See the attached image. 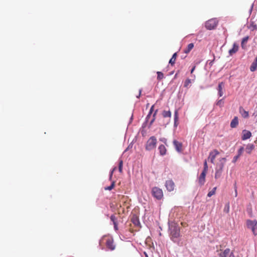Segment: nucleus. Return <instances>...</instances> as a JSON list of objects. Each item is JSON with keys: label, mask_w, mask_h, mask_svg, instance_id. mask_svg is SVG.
Wrapping results in <instances>:
<instances>
[{"label": "nucleus", "mask_w": 257, "mask_h": 257, "mask_svg": "<svg viewBox=\"0 0 257 257\" xmlns=\"http://www.w3.org/2000/svg\"><path fill=\"white\" fill-rule=\"evenodd\" d=\"M168 224V233L171 240L178 245H180L179 237L181 236L180 226L176 222L174 221H169Z\"/></svg>", "instance_id": "1"}, {"label": "nucleus", "mask_w": 257, "mask_h": 257, "mask_svg": "<svg viewBox=\"0 0 257 257\" xmlns=\"http://www.w3.org/2000/svg\"><path fill=\"white\" fill-rule=\"evenodd\" d=\"M157 143V139L155 136L151 137L147 141L145 145V149L147 151H150L156 147Z\"/></svg>", "instance_id": "2"}, {"label": "nucleus", "mask_w": 257, "mask_h": 257, "mask_svg": "<svg viewBox=\"0 0 257 257\" xmlns=\"http://www.w3.org/2000/svg\"><path fill=\"white\" fill-rule=\"evenodd\" d=\"M218 23V21L217 19H211L205 22V27L208 30H214L217 27Z\"/></svg>", "instance_id": "3"}, {"label": "nucleus", "mask_w": 257, "mask_h": 257, "mask_svg": "<svg viewBox=\"0 0 257 257\" xmlns=\"http://www.w3.org/2000/svg\"><path fill=\"white\" fill-rule=\"evenodd\" d=\"M152 196L157 200H161L163 197V191L157 187H154L151 191Z\"/></svg>", "instance_id": "4"}, {"label": "nucleus", "mask_w": 257, "mask_h": 257, "mask_svg": "<svg viewBox=\"0 0 257 257\" xmlns=\"http://www.w3.org/2000/svg\"><path fill=\"white\" fill-rule=\"evenodd\" d=\"M246 226L247 228L251 229V230H257V220L247 219L246 220Z\"/></svg>", "instance_id": "5"}, {"label": "nucleus", "mask_w": 257, "mask_h": 257, "mask_svg": "<svg viewBox=\"0 0 257 257\" xmlns=\"http://www.w3.org/2000/svg\"><path fill=\"white\" fill-rule=\"evenodd\" d=\"M226 162L225 158H221L219 160V162L217 164L215 170L222 172L224 165Z\"/></svg>", "instance_id": "6"}, {"label": "nucleus", "mask_w": 257, "mask_h": 257, "mask_svg": "<svg viewBox=\"0 0 257 257\" xmlns=\"http://www.w3.org/2000/svg\"><path fill=\"white\" fill-rule=\"evenodd\" d=\"M219 154V152L217 150H214L209 153V156L208 159H210V161L211 163L214 164V160L217 155Z\"/></svg>", "instance_id": "7"}, {"label": "nucleus", "mask_w": 257, "mask_h": 257, "mask_svg": "<svg viewBox=\"0 0 257 257\" xmlns=\"http://www.w3.org/2000/svg\"><path fill=\"white\" fill-rule=\"evenodd\" d=\"M165 186L167 190L169 191H172L175 187L174 182L172 180H167L165 183Z\"/></svg>", "instance_id": "8"}, {"label": "nucleus", "mask_w": 257, "mask_h": 257, "mask_svg": "<svg viewBox=\"0 0 257 257\" xmlns=\"http://www.w3.org/2000/svg\"><path fill=\"white\" fill-rule=\"evenodd\" d=\"M251 136V133L250 131L243 130L242 131L241 140L243 141L249 139Z\"/></svg>", "instance_id": "9"}, {"label": "nucleus", "mask_w": 257, "mask_h": 257, "mask_svg": "<svg viewBox=\"0 0 257 257\" xmlns=\"http://www.w3.org/2000/svg\"><path fill=\"white\" fill-rule=\"evenodd\" d=\"M173 144L177 152L178 153H181L182 151V144L176 140L173 141Z\"/></svg>", "instance_id": "10"}, {"label": "nucleus", "mask_w": 257, "mask_h": 257, "mask_svg": "<svg viewBox=\"0 0 257 257\" xmlns=\"http://www.w3.org/2000/svg\"><path fill=\"white\" fill-rule=\"evenodd\" d=\"M106 245L107 247L111 250H113L115 248V246L113 244V240L112 238H108L107 239Z\"/></svg>", "instance_id": "11"}, {"label": "nucleus", "mask_w": 257, "mask_h": 257, "mask_svg": "<svg viewBox=\"0 0 257 257\" xmlns=\"http://www.w3.org/2000/svg\"><path fill=\"white\" fill-rule=\"evenodd\" d=\"M206 174V172L202 171L198 178V183L200 186L203 185L205 183Z\"/></svg>", "instance_id": "12"}, {"label": "nucleus", "mask_w": 257, "mask_h": 257, "mask_svg": "<svg viewBox=\"0 0 257 257\" xmlns=\"http://www.w3.org/2000/svg\"><path fill=\"white\" fill-rule=\"evenodd\" d=\"M223 87H224L223 82H221L218 84V87H217V90H218V95L219 97H221L223 94Z\"/></svg>", "instance_id": "13"}, {"label": "nucleus", "mask_w": 257, "mask_h": 257, "mask_svg": "<svg viewBox=\"0 0 257 257\" xmlns=\"http://www.w3.org/2000/svg\"><path fill=\"white\" fill-rule=\"evenodd\" d=\"M158 150L161 156H163L166 155L167 149L164 145H160L158 147Z\"/></svg>", "instance_id": "14"}, {"label": "nucleus", "mask_w": 257, "mask_h": 257, "mask_svg": "<svg viewBox=\"0 0 257 257\" xmlns=\"http://www.w3.org/2000/svg\"><path fill=\"white\" fill-rule=\"evenodd\" d=\"M238 124V119L237 116L234 117L230 122V127L231 128L236 127Z\"/></svg>", "instance_id": "15"}, {"label": "nucleus", "mask_w": 257, "mask_h": 257, "mask_svg": "<svg viewBox=\"0 0 257 257\" xmlns=\"http://www.w3.org/2000/svg\"><path fill=\"white\" fill-rule=\"evenodd\" d=\"M231 253L229 248H226L223 251L219 254V257H228Z\"/></svg>", "instance_id": "16"}, {"label": "nucleus", "mask_w": 257, "mask_h": 257, "mask_svg": "<svg viewBox=\"0 0 257 257\" xmlns=\"http://www.w3.org/2000/svg\"><path fill=\"white\" fill-rule=\"evenodd\" d=\"M132 221L136 226H139L141 225L138 216L134 215L132 218Z\"/></svg>", "instance_id": "17"}, {"label": "nucleus", "mask_w": 257, "mask_h": 257, "mask_svg": "<svg viewBox=\"0 0 257 257\" xmlns=\"http://www.w3.org/2000/svg\"><path fill=\"white\" fill-rule=\"evenodd\" d=\"M254 149V145L252 144H248L245 148V151L246 153L250 154L251 151Z\"/></svg>", "instance_id": "18"}, {"label": "nucleus", "mask_w": 257, "mask_h": 257, "mask_svg": "<svg viewBox=\"0 0 257 257\" xmlns=\"http://www.w3.org/2000/svg\"><path fill=\"white\" fill-rule=\"evenodd\" d=\"M238 49V46L235 43L233 44V47L232 49L229 50V53L230 55H232L233 54L235 53Z\"/></svg>", "instance_id": "19"}, {"label": "nucleus", "mask_w": 257, "mask_h": 257, "mask_svg": "<svg viewBox=\"0 0 257 257\" xmlns=\"http://www.w3.org/2000/svg\"><path fill=\"white\" fill-rule=\"evenodd\" d=\"M239 112L243 118L248 117V112L245 110L242 107L239 108Z\"/></svg>", "instance_id": "20"}, {"label": "nucleus", "mask_w": 257, "mask_h": 257, "mask_svg": "<svg viewBox=\"0 0 257 257\" xmlns=\"http://www.w3.org/2000/svg\"><path fill=\"white\" fill-rule=\"evenodd\" d=\"M248 28L251 31H253L257 30V25L254 22L251 21L248 26Z\"/></svg>", "instance_id": "21"}, {"label": "nucleus", "mask_w": 257, "mask_h": 257, "mask_svg": "<svg viewBox=\"0 0 257 257\" xmlns=\"http://www.w3.org/2000/svg\"><path fill=\"white\" fill-rule=\"evenodd\" d=\"M177 55V54L176 52L173 54L171 58L170 59L169 62V63L170 64H171V65L173 66L174 65V64L175 63Z\"/></svg>", "instance_id": "22"}, {"label": "nucleus", "mask_w": 257, "mask_h": 257, "mask_svg": "<svg viewBox=\"0 0 257 257\" xmlns=\"http://www.w3.org/2000/svg\"><path fill=\"white\" fill-rule=\"evenodd\" d=\"M194 44L190 43L188 45L186 49L184 50V52L186 54H187L190 52V51L193 48Z\"/></svg>", "instance_id": "23"}, {"label": "nucleus", "mask_w": 257, "mask_h": 257, "mask_svg": "<svg viewBox=\"0 0 257 257\" xmlns=\"http://www.w3.org/2000/svg\"><path fill=\"white\" fill-rule=\"evenodd\" d=\"M249 39L248 36H246L242 38L241 42V46L242 49H244V45L247 43L248 40Z\"/></svg>", "instance_id": "24"}, {"label": "nucleus", "mask_w": 257, "mask_h": 257, "mask_svg": "<svg viewBox=\"0 0 257 257\" xmlns=\"http://www.w3.org/2000/svg\"><path fill=\"white\" fill-rule=\"evenodd\" d=\"M162 115L164 117H170L171 116V112L170 110H164Z\"/></svg>", "instance_id": "25"}, {"label": "nucleus", "mask_w": 257, "mask_h": 257, "mask_svg": "<svg viewBox=\"0 0 257 257\" xmlns=\"http://www.w3.org/2000/svg\"><path fill=\"white\" fill-rule=\"evenodd\" d=\"M193 82L191 79L187 78L184 82V87H188L190 86V84Z\"/></svg>", "instance_id": "26"}, {"label": "nucleus", "mask_w": 257, "mask_h": 257, "mask_svg": "<svg viewBox=\"0 0 257 257\" xmlns=\"http://www.w3.org/2000/svg\"><path fill=\"white\" fill-rule=\"evenodd\" d=\"M123 161L121 159L119 160L118 171L120 173L122 172Z\"/></svg>", "instance_id": "27"}, {"label": "nucleus", "mask_w": 257, "mask_h": 257, "mask_svg": "<svg viewBox=\"0 0 257 257\" xmlns=\"http://www.w3.org/2000/svg\"><path fill=\"white\" fill-rule=\"evenodd\" d=\"M114 185H115V182L114 181H112L111 182V185L110 186H109L105 187L104 189L105 190H109V191L111 190L113 188V187H114Z\"/></svg>", "instance_id": "28"}, {"label": "nucleus", "mask_w": 257, "mask_h": 257, "mask_svg": "<svg viewBox=\"0 0 257 257\" xmlns=\"http://www.w3.org/2000/svg\"><path fill=\"white\" fill-rule=\"evenodd\" d=\"M157 79L159 80H162L164 78V74L162 72L158 71L157 72Z\"/></svg>", "instance_id": "29"}, {"label": "nucleus", "mask_w": 257, "mask_h": 257, "mask_svg": "<svg viewBox=\"0 0 257 257\" xmlns=\"http://www.w3.org/2000/svg\"><path fill=\"white\" fill-rule=\"evenodd\" d=\"M244 150V149L243 147H242V146L240 147L237 151L236 155L240 157L242 155Z\"/></svg>", "instance_id": "30"}, {"label": "nucleus", "mask_w": 257, "mask_h": 257, "mask_svg": "<svg viewBox=\"0 0 257 257\" xmlns=\"http://www.w3.org/2000/svg\"><path fill=\"white\" fill-rule=\"evenodd\" d=\"M221 171H218L217 170H215V178L217 179L220 177L222 174Z\"/></svg>", "instance_id": "31"}, {"label": "nucleus", "mask_w": 257, "mask_h": 257, "mask_svg": "<svg viewBox=\"0 0 257 257\" xmlns=\"http://www.w3.org/2000/svg\"><path fill=\"white\" fill-rule=\"evenodd\" d=\"M223 103H224V102H223L222 99H221L218 100L217 101L216 104L217 105L219 106L220 107H222L223 106Z\"/></svg>", "instance_id": "32"}, {"label": "nucleus", "mask_w": 257, "mask_h": 257, "mask_svg": "<svg viewBox=\"0 0 257 257\" xmlns=\"http://www.w3.org/2000/svg\"><path fill=\"white\" fill-rule=\"evenodd\" d=\"M204 166H203V172H206L207 173V171L208 170V165H207V161L205 160L204 162Z\"/></svg>", "instance_id": "33"}, {"label": "nucleus", "mask_w": 257, "mask_h": 257, "mask_svg": "<svg viewBox=\"0 0 257 257\" xmlns=\"http://www.w3.org/2000/svg\"><path fill=\"white\" fill-rule=\"evenodd\" d=\"M229 211V203H227L225 205L224 208V212L226 213H228Z\"/></svg>", "instance_id": "34"}, {"label": "nucleus", "mask_w": 257, "mask_h": 257, "mask_svg": "<svg viewBox=\"0 0 257 257\" xmlns=\"http://www.w3.org/2000/svg\"><path fill=\"white\" fill-rule=\"evenodd\" d=\"M151 114H150L149 113H148V115L146 117L145 122L143 124V127H145V124L146 123L149 121V119L150 118Z\"/></svg>", "instance_id": "35"}, {"label": "nucleus", "mask_w": 257, "mask_h": 257, "mask_svg": "<svg viewBox=\"0 0 257 257\" xmlns=\"http://www.w3.org/2000/svg\"><path fill=\"white\" fill-rule=\"evenodd\" d=\"M110 220L113 222V224L117 223L116 218L115 216L113 215H111Z\"/></svg>", "instance_id": "36"}, {"label": "nucleus", "mask_w": 257, "mask_h": 257, "mask_svg": "<svg viewBox=\"0 0 257 257\" xmlns=\"http://www.w3.org/2000/svg\"><path fill=\"white\" fill-rule=\"evenodd\" d=\"M116 169V167H114L112 170H111L109 173V180H111L112 175L114 171Z\"/></svg>", "instance_id": "37"}, {"label": "nucleus", "mask_w": 257, "mask_h": 257, "mask_svg": "<svg viewBox=\"0 0 257 257\" xmlns=\"http://www.w3.org/2000/svg\"><path fill=\"white\" fill-rule=\"evenodd\" d=\"M247 212L248 213V214H249L250 217H252V209H251V208H247Z\"/></svg>", "instance_id": "38"}, {"label": "nucleus", "mask_w": 257, "mask_h": 257, "mask_svg": "<svg viewBox=\"0 0 257 257\" xmlns=\"http://www.w3.org/2000/svg\"><path fill=\"white\" fill-rule=\"evenodd\" d=\"M178 119V112H177V110H176L175 111V113H174V120H175V121H177Z\"/></svg>", "instance_id": "39"}, {"label": "nucleus", "mask_w": 257, "mask_h": 257, "mask_svg": "<svg viewBox=\"0 0 257 257\" xmlns=\"http://www.w3.org/2000/svg\"><path fill=\"white\" fill-rule=\"evenodd\" d=\"M239 158V157L238 156L235 155V156L233 157V159H232V162L233 163H235L237 161V160H238V159Z\"/></svg>", "instance_id": "40"}, {"label": "nucleus", "mask_w": 257, "mask_h": 257, "mask_svg": "<svg viewBox=\"0 0 257 257\" xmlns=\"http://www.w3.org/2000/svg\"><path fill=\"white\" fill-rule=\"evenodd\" d=\"M155 120V118H152V119L151 120V121H150L149 122V128H150L151 126H152V124L153 123V122H154V121Z\"/></svg>", "instance_id": "41"}, {"label": "nucleus", "mask_w": 257, "mask_h": 257, "mask_svg": "<svg viewBox=\"0 0 257 257\" xmlns=\"http://www.w3.org/2000/svg\"><path fill=\"white\" fill-rule=\"evenodd\" d=\"M133 147V144H130L128 147L126 148V149L124 151L123 153L127 151Z\"/></svg>", "instance_id": "42"}, {"label": "nucleus", "mask_w": 257, "mask_h": 257, "mask_svg": "<svg viewBox=\"0 0 257 257\" xmlns=\"http://www.w3.org/2000/svg\"><path fill=\"white\" fill-rule=\"evenodd\" d=\"M215 193H213V191H209L207 194V196L209 197H211L213 195H214Z\"/></svg>", "instance_id": "43"}, {"label": "nucleus", "mask_w": 257, "mask_h": 257, "mask_svg": "<svg viewBox=\"0 0 257 257\" xmlns=\"http://www.w3.org/2000/svg\"><path fill=\"white\" fill-rule=\"evenodd\" d=\"M160 141L164 143V144H167V139L165 138H162L160 139Z\"/></svg>", "instance_id": "44"}, {"label": "nucleus", "mask_w": 257, "mask_h": 257, "mask_svg": "<svg viewBox=\"0 0 257 257\" xmlns=\"http://www.w3.org/2000/svg\"><path fill=\"white\" fill-rule=\"evenodd\" d=\"M214 61V58L212 60L207 61V63L210 66H212V65L213 64Z\"/></svg>", "instance_id": "45"}, {"label": "nucleus", "mask_w": 257, "mask_h": 257, "mask_svg": "<svg viewBox=\"0 0 257 257\" xmlns=\"http://www.w3.org/2000/svg\"><path fill=\"white\" fill-rule=\"evenodd\" d=\"M191 79L192 81V82H194L196 77L195 75L194 74H191Z\"/></svg>", "instance_id": "46"}, {"label": "nucleus", "mask_w": 257, "mask_h": 257, "mask_svg": "<svg viewBox=\"0 0 257 257\" xmlns=\"http://www.w3.org/2000/svg\"><path fill=\"white\" fill-rule=\"evenodd\" d=\"M154 105H153L151 106V108H150V110H149V113L150 114H152V113H153V110H154Z\"/></svg>", "instance_id": "47"}, {"label": "nucleus", "mask_w": 257, "mask_h": 257, "mask_svg": "<svg viewBox=\"0 0 257 257\" xmlns=\"http://www.w3.org/2000/svg\"><path fill=\"white\" fill-rule=\"evenodd\" d=\"M234 190H235V196L236 197L237 196V187L236 186V183L234 184Z\"/></svg>", "instance_id": "48"}, {"label": "nucleus", "mask_w": 257, "mask_h": 257, "mask_svg": "<svg viewBox=\"0 0 257 257\" xmlns=\"http://www.w3.org/2000/svg\"><path fill=\"white\" fill-rule=\"evenodd\" d=\"M113 225H114V229L115 231H117L118 230V226H117V223H114L113 224Z\"/></svg>", "instance_id": "49"}, {"label": "nucleus", "mask_w": 257, "mask_h": 257, "mask_svg": "<svg viewBox=\"0 0 257 257\" xmlns=\"http://www.w3.org/2000/svg\"><path fill=\"white\" fill-rule=\"evenodd\" d=\"M195 68H196V66H194L190 70V72H191V74H192L193 72H194V71L195 70Z\"/></svg>", "instance_id": "50"}, {"label": "nucleus", "mask_w": 257, "mask_h": 257, "mask_svg": "<svg viewBox=\"0 0 257 257\" xmlns=\"http://www.w3.org/2000/svg\"><path fill=\"white\" fill-rule=\"evenodd\" d=\"M157 112H158V109H156L155 111V112H154V114L153 115V118H156V116Z\"/></svg>", "instance_id": "51"}, {"label": "nucleus", "mask_w": 257, "mask_h": 257, "mask_svg": "<svg viewBox=\"0 0 257 257\" xmlns=\"http://www.w3.org/2000/svg\"><path fill=\"white\" fill-rule=\"evenodd\" d=\"M253 7V4H252V5H251V6L250 7V9L249 10V12L250 14H251V12L252 11Z\"/></svg>", "instance_id": "52"}, {"label": "nucleus", "mask_w": 257, "mask_h": 257, "mask_svg": "<svg viewBox=\"0 0 257 257\" xmlns=\"http://www.w3.org/2000/svg\"><path fill=\"white\" fill-rule=\"evenodd\" d=\"M142 90V89H140L139 90V95H138L137 96V98H140V96H141V94Z\"/></svg>", "instance_id": "53"}, {"label": "nucleus", "mask_w": 257, "mask_h": 257, "mask_svg": "<svg viewBox=\"0 0 257 257\" xmlns=\"http://www.w3.org/2000/svg\"><path fill=\"white\" fill-rule=\"evenodd\" d=\"M253 234L254 235V236H256L257 235V232H256V230H252L251 231Z\"/></svg>", "instance_id": "54"}, {"label": "nucleus", "mask_w": 257, "mask_h": 257, "mask_svg": "<svg viewBox=\"0 0 257 257\" xmlns=\"http://www.w3.org/2000/svg\"><path fill=\"white\" fill-rule=\"evenodd\" d=\"M228 257H234L233 252H231V253H230V254L229 255V256Z\"/></svg>", "instance_id": "55"}, {"label": "nucleus", "mask_w": 257, "mask_h": 257, "mask_svg": "<svg viewBox=\"0 0 257 257\" xmlns=\"http://www.w3.org/2000/svg\"><path fill=\"white\" fill-rule=\"evenodd\" d=\"M174 126H176V127L177 126V121H175V120H174Z\"/></svg>", "instance_id": "56"}, {"label": "nucleus", "mask_w": 257, "mask_h": 257, "mask_svg": "<svg viewBox=\"0 0 257 257\" xmlns=\"http://www.w3.org/2000/svg\"><path fill=\"white\" fill-rule=\"evenodd\" d=\"M216 189V187H214V188H213L212 189V190L211 191H213V193H215Z\"/></svg>", "instance_id": "57"}, {"label": "nucleus", "mask_w": 257, "mask_h": 257, "mask_svg": "<svg viewBox=\"0 0 257 257\" xmlns=\"http://www.w3.org/2000/svg\"><path fill=\"white\" fill-rule=\"evenodd\" d=\"M133 115H132L131 116V118H130V123H131V121H132V120H133Z\"/></svg>", "instance_id": "58"}, {"label": "nucleus", "mask_w": 257, "mask_h": 257, "mask_svg": "<svg viewBox=\"0 0 257 257\" xmlns=\"http://www.w3.org/2000/svg\"><path fill=\"white\" fill-rule=\"evenodd\" d=\"M177 73H176L175 75V77H176L177 76Z\"/></svg>", "instance_id": "59"}, {"label": "nucleus", "mask_w": 257, "mask_h": 257, "mask_svg": "<svg viewBox=\"0 0 257 257\" xmlns=\"http://www.w3.org/2000/svg\"><path fill=\"white\" fill-rule=\"evenodd\" d=\"M256 162H257V161H256Z\"/></svg>", "instance_id": "60"}]
</instances>
